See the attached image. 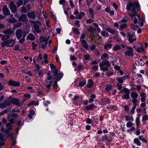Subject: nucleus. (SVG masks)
<instances>
[{"instance_id": "obj_63", "label": "nucleus", "mask_w": 148, "mask_h": 148, "mask_svg": "<svg viewBox=\"0 0 148 148\" xmlns=\"http://www.w3.org/2000/svg\"><path fill=\"white\" fill-rule=\"evenodd\" d=\"M24 97H25L27 98L28 99H29L31 98V96L30 94H27L24 95Z\"/></svg>"}, {"instance_id": "obj_17", "label": "nucleus", "mask_w": 148, "mask_h": 148, "mask_svg": "<svg viewBox=\"0 0 148 148\" xmlns=\"http://www.w3.org/2000/svg\"><path fill=\"white\" fill-rule=\"evenodd\" d=\"M19 21L23 22H25L27 20L26 15V14H23L22 16L19 17L18 19Z\"/></svg>"}, {"instance_id": "obj_52", "label": "nucleus", "mask_w": 148, "mask_h": 148, "mask_svg": "<svg viewBox=\"0 0 148 148\" xmlns=\"http://www.w3.org/2000/svg\"><path fill=\"white\" fill-rule=\"evenodd\" d=\"M111 85H108L106 88L105 89L107 91H109L111 89Z\"/></svg>"}, {"instance_id": "obj_38", "label": "nucleus", "mask_w": 148, "mask_h": 148, "mask_svg": "<svg viewBox=\"0 0 148 148\" xmlns=\"http://www.w3.org/2000/svg\"><path fill=\"white\" fill-rule=\"evenodd\" d=\"M113 49L115 51H116L117 50H120L121 49L120 46L116 45L113 48Z\"/></svg>"}, {"instance_id": "obj_29", "label": "nucleus", "mask_w": 148, "mask_h": 148, "mask_svg": "<svg viewBox=\"0 0 148 148\" xmlns=\"http://www.w3.org/2000/svg\"><path fill=\"white\" fill-rule=\"evenodd\" d=\"M90 15V16L92 18H94V12L93 10L89 8L88 9Z\"/></svg>"}, {"instance_id": "obj_20", "label": "nucleus", "mask_w": 148, "mask_h": 148, "mask_svg": "<svg viewBox=\"0 0 148 148\" xmlns=\"http://www.w3.org/2000/svg\"><path fill=\"white\" fill-rule=\"evenodd\" d=\"M85 15L84 13L81 12H80L78 15L75 17V18L76 19H81L82 18V16H84Z\"/></svg>"}, {"instance_id": "obj_33", "label": "nucleus", "mask_w": 148, "mask_h": 148, "mask_svg": "<svg viewBox=\"0 0 148 148\" xmlns=\"http://www.w3.org/2000/svg\"><path fill=\"white\" fill-rule=\"evenodd\" d=\"M8 22L10 23H14L16 22L17 20L14 18H12L10 19H8Z\"/></svg>"}, {"instance_id": "obj_24", "label": "nucleus", "mask_w": 148, "mask_h": 148, "mask_svg": "<svg viewBox=\"0 0 148 148\" xmlns=\"http://www.w3.org/2000/svg\"><path fill=\"white\" fill-rule=\"evenodd\" d=\"M112 46V44L110 42H109L106 44L104 46L105 49L106 50L108 49L111 48Z\"/></svg>"}, {"instance_id": "obj_14", "label": "nucleus", "mask_w": 148, "mask_h": 148, "mask_svg": "<svg viewBox=\"0 0 148 148\" xmlns=\"http://www.w3.org/2000/svg\"><path fill=\"white\" fill-rule=\"evenodd\" d=\"M7 120L11 124L14 123V119L13 118L12 114H8L7 116Z\"/></svg>"}, {"instance_id": "obj_6", "label": "nucleus", "mask_w": 148, "mask_h": 148, "mask_svg": "<svg viewBox=\"0 0 148 148\" xmlns=\"http://www.w3.org/2000/svg\"><path fill=\"white\" fill-rule=\"evenodd\" d=\"M27 29H26L25 31L23 32L21 29H18L16 32V34L17 38L18 39H19L21 37L22 35L23 36L25 34H26V31Z\"/></svg>"}, {"instance_id": "obj_49", "label": "nucleus", "mask_w": 148, "mask_h": 148, "mask_svg": "<svg viewBox=\"0 0 148 148\" xmlns=\"http://www.w3.org/2000/svg\"><path fill=\"white\" fill-rule=\"evenodd\" d=\"M83 56L84 58V59L86 60H87L90 59V56L89 54H87L86 55H84Z\"/></svg>"}, {"instance_id": "obj_35", "label": "nucleus", "mask_w": 148, "mask_h": 148, "mask_svg": "<svg viewBox=\"0 0 148 148\" xmlns=\"http://www.w3.org/2000/svg\"><path fill=\"white\" fill-rule=\"evenodd\" d=\"M11 124L10 122L8 123H7L6 126L8 128V129L10 130V131H12L13 130V127L12 126H11Z\"/></svg>"}, {"instance_id": "obj_1", "label": "nucleus", "mask_w": 148, "mask_h": 148, "mask_svg": "<svg viewBox=\"0 0 148 148\" xmlns=\"http://www.w3.org/2000/svg\"><path fill=\"white\" fill-rule=\"evenodd\" d=\"M126 9L127 12L131 18L137 16L139 20L140 17L139 15L137 14V12L140 10V8L139 3L136 2L129 3L127 5Z\"/></svg>"}, {"instance_id": "obj_26", "label": "nucleus", "mask_w": 148, "mask_h": 148, "mask_svg": "<svg viewBox=\"0 0 148 148\" xmlns=\"http://www.w3.org/2000/svg\"><path fill=\"white\" fill-rule=\"evenodd\" d=\"M131 96L133 99H137L138 96V94L135 92H133L131 93Z\"/></svg>"}, {"instance_id": "obj_13", "label": "nucleus", "mask_w": 148, "mask_h": 148, "mask_svg": "<svg viewBox=\"0 0 148 148\" xmlns=\"http://www.w3.org/2000/svg\"><path fill=\"white\" fill-rule=\"evenodd\" d=\"M3 10L4 14L6 15H9L10 14V12L8 8L6 5L3 6Z\"/></svg>"}, {"instance_id": "obj_7", "label": "nucleus", "mask_w": 148, "mask_h": 148, "mask_svg": "<svg viewBox=\"0 0 148 148\" xmlns=\"http://www.w3.org/2000/svg\"><path fill=\"white\" fill-rule=\"evenodd\" d=\"M41 25V23L40 22L36 23L34 25V28L35 32L37 33L41 32V30H39V27Z\"/></svg>"}, {"instance_id": "obj_53", "label": "nucleus", "mask_w": 148, "mask_h": 148, "mask_svg": "<svg viewBox=\"0 0 148 148\" xmlns=\"http://www.w3.org/2000/svg\"><path fill=\"white\" fill-rule=\"evenodd\" d=\"M94 21V20L92 19H88L86 21V23H91Z\"/></svg>"}, {"instance_id": "obj_47", "label": "nucleus", "mask_w": 148, "mask_h": 148, "mask_svg": "<svg viewBox=\"0 0 148 148\" xmlns=\"http://www.w3.org/2000/svg\"><path fill=\"white\" fill-rule=\"evenodd\" d=\"M127 34L128 36V39H132L134 37V34H131L129 32H127Z\"/></svg>"}, {"instance_id": "obj_22", "label": "nucleus", "mask_w": 148, "mask_h": 148, "mask_svg": "<svg viewBox=\"0 0 148 148\" xmlns=\"http://www.w3.org/2000/svg\"><path fill=\"white\" fill-rule=\"evenodd\" d=\"M105 11L109 13L111 16L114 14V12L113 10H111L109 8L107 7L105 9Z\"/></svg>"}, {"instance_id": "obj_51", "label": "nucleus", "mask_w": 148, "mask_h": 148, "mask_svg": "<svg viewBox=\"0 0 148 148\" xmlns=\"http://www.w3.org/2000/svg\"><path fill=\"white\" fill-rule=\"evenodd\" d=\"M131 27L133 29L135 30L138 27V25H136L134 24H132L131 25Z\"/></svg>"}, {"instance_id": "obj_45", "label": "nucleus", "mask_w": 148, "mask_h": 148, "mask_svg": "<svg viewBox=\"0 0 148 148\" xmlns=\"http://www.w3.org/2000/svg\"><path fill=\"white\" fill-rule=\"evenodd\" d=\"M144 51V48L143 47H141L138 48L137 50V51L139 53H141Z\"/></svg>"}, {"instance_id": "obj_31", "label": "nucleus", "mask_w": 148, "mask_h": 148, "mask_svg": "<svg viewBox=\"0 0 148 148\" xmlns=\"http://www.w3.org/2000/svg\"><path fill=\"white\" fill-rule=\"evenodd\" d=\"M106 27H107L106 28V30L112 34H114L115 33V32L114 30L111 29L107 26Z\"/></svg>"}, {"instance_id": "obj_54", "label": "nucleus", "mask_w": 148, "mask_h": 148, "mask_svg": "<svg viewBox=\"0 0 148 148\" xmlns=\"http://www.w3.org/2000/svg\"><path fill=\"white\" fill-rule=\"evenodd\" d=\"M48 76L47 77V79L46 80H48V81H51L52 78V75L49 73H48Z\"/></svg>"}, {"instance_id": "obj_32", "label": "nucleus", "mask_w": 148, "mask_h": 148, "mask_svg": "<svg viewBox=\"0 0 148 148\" xmlns=\"http://www.w3.org/2000/svg\"><path fill=\"white\" fill-rule=\"evenodd\" d=\"M140 118L137 117L136 119V123L137 126V128L138 129L139 127V125L140 123Z\"/></svg>"}, {"instance_id": "obj_59", "label": "nucleus", "mask_w": 148, "mask_h": 148, "mask_svg": "<svg viewBox=\"0 0 148 148\" xmlns=\"http://www.w3.org/2000/svg\"><path fill=\"white\" fill-rule=\"evenodd\" d=\"M22 123V120L21 119H20L17 121V125L18 126L20 127Z\"/></svg>"}, {"instance_id": "obj_16", "label": "nucleus", "mask_w": 148, "mask_h": 148, "mask_svg": "<svg viewBox=\"0 0 148 148\" xmlns=\"http://www.w3.org/2000/svg\"><path fill=\"white\" fill-rule=\"evenodd\" d=\"M80 42L81 43V45L82 47L87 50L88 48V47L86 41L85 40H83L80 41Z\"/></svg>"}, {"instance_id": "obj_56", "label": "nucleus", "mask_w": 148, "mask_h": 148, "mask_svg": "<svg viewBox=\"0 0 148 148\" xmlns=\"http://www.w3.org/2000/svg\"><path fill=\"white\" fill-rule=\"evenodd\" d=\"M88 31L89 32H95V29L92 27H90L88 29Z\"/></svg>"}, {"instance_id": "obj_8", "label": "nucleus", "mask_w": 148, "mask_h": 148, "mask_svg": "<svg viewBox=\"0 0 148 148\" xmlns=\"http://www.w3.org/2000/svg\"><path fill=\"white\" fill-rule=\"evenodd\" d=\"M8 83L9 85L15 86H18L20 85V82H16L11 80H10Z\"/></svg>"}, {"instance_id": "obj_50", "label": "nucleus", "mask_w": 148, "mask_h": 148, "mask_svg": "<svg viewBox=\"0 0 148 148\" xmlns=\"http://www.w3.org/2000/svg\"><path fill=\"white\" fill-rule=\"evenodd\" d=\"M132 101L133 103V106H136V103L137 101V100L136 99H133Z\"/></svg>"}, {"instance_id": "obj_64", "label": "nucleus", "mask_w": 148, "mask_h": 148, "mask_svg": "<svg viewBox=\"0 0 148 148\" xmlns=\"http://www.w3.org/2000/svg\"><path fill=\"white\" fill-rule=\"evenodd\" d=\"M142 119L143 121L148 120V115H146L144 116L143 117Z\"/></svg>"}, {"instance_id": "obj_10", "label": "nucleus", "mask_w": 148, "mask_h": 148, "mask_svg": "<svg viewBox=\"0 0 148 148\" xmlns=\"http://www.w3.org/2000/svg\"><path fill=\"white\" fill-rule=\"evenodd\" d=\"M15 39H10L6 41L7 44L8 45V47H11L14 45L15 43Z\"/></svg>"}, {"instance_id": "obj_36", "label": "nucleus", "mask_w": 148, "mask_h": 148, "mask_svg": "<svg viewBox=\"0 0 148 148\" xmlns=\"http://www.w3.org/2000/svg\"><path fill=\"white\" fill-rule=\"evenodd\" d=\"M63 75L62 73H59L57 75V76H56V77L54 78V79H56L58 80H60L62 77Z\"/></svg>"}, {"instance_id": "obj_4", "label": "nucleus", "mask_w": 148, "mask_h": 148, "mask_svg": "<svg viewBox=\"0 0 148 148\" xmlns=\"http://www.w3.org/2000/svg\"><path fill=\"white\" fill-rule=\"evenodd\" d=\"M126 51L124 53V54L126 56H133L134 55V50L131 47L128 46L126 47Z\"/></svg>"}, {"instance_id": "obj_61", "label": "nucleus", "mask_w": 148, "mask_h": 148, "mask_svg": "<svg viewBox=\"0 0 148 148\" xmlns=\"http://www.w3.org/2000/svg\"><path fill=\"white\" fill-rule=\"evenodd\" d=\"M136 108V106H133L131 111V114H134L135 110Z\"/></svg>"}, {"instance_id": "obj_2", "label": "nucleus", "mask_w": 148, "mask_h": 148, "mask_svg": "<svg viewBox=\"0 0 148 148\" xmlns=\"http://www.w3.org/2000/svg\"><path fill=\"white\" fill-rule=\"evenodd\" d=\"M99 65L100 70L104 71L108 70V68L110 66V64L108 61L104 60L100 63Z\"/></svg>"}, {"instance_id": "obj_57", "label": "nucleus", "mask_w": 148, "mask_h": 148, "mask_svg": "<svg viewBox=\"0 0 148 148\" xmlns=\"http://www.w3.org/2000/svg\"><path fill=\"white\" fill-rule=\"evenodd\" d=\"M73 31L74 33H76L77 34H79V31L78 29L77 28H74L73 29Z\"/></svg>"}, {"instance_id": "obj_34", "label": "nucleus", "mask_w": 148, "mask_h": 148, "mask_svg": "<svg viewBox=\"0 0 148 148\" xmlns=\"http://www.w3.org/2000/svg\"><path fill=\"white\" fill-rule=\"evenodd\" d=\"M134 143L136 144L138 146H140L141 145V143L140 142L138 138H135L134 140Z\"/></svg>"}, {"instance_id": "obj_9", "label": "nucleus", "mask_w": 148, "mask_h": 148, "mask_svg": "<svg viewBox=\"0 0 148 148\" xmlns=\"http://www.w3.org/2000/svg\"><path fill=\"white\" fill-rule=\"evenodd\" d=\"M10 105V102L5 100L4 102L0 103V108L3 109Z\"/></svg>"}, {"instance_id": "obj_11", "label": "nucleus", "mask_w": 148, "mask_h": 148, "mask_svg": "<svg viewBox=\"0 0 148 148\" xmlns=\"http://www.w3.org/2000/svg\"><path fill=\"white\" fill-rule=\"evenodd\" d=\"M3 33L5 34H7V35H12L14 34V32L11 29H8L6 30H5L3 31Z\"/></svg>"}, {"instance_id": "obj_18", "label": "nucleus", "mask_w": 148, "mask_h": 148, "mask_svg": "<svg viewBox=\"0 0 148 148\" xmlns=\"http://www.w3.org/2000/svg\"><path fill=\"white\" fill-rule=\"evenodd\" d=\"M29 29H27V30L26 34H25L23 37L20 40H19V42L21 44H22L25 41V36H26V35L29 32Z\"/></svg>"}, {"instance_id": "obj_23", "label": "nucleus", "mask_w": 148, "mask_h": 148, "mask_svg": "<svg viewBox=\"0 0 148 148\" xmlns=\"http://www.w3.org/2000/svg\"><path fill=\"white\" fill-rule=\"evenodd\" d=\"M27 16L28 17L32 18L34 19L35 18L34 12H33L28 13L27 14Z\"/></svg>"}, {"instance_id": "obj_48", "label": "nucleus", "mask_w": 148, "mask_h": 148, "mask_svg": "<svg viewBox=\"0 0 148 148\" xmlns=\"http://www.w3.org/2000/svg\"><path fill=\"white\" fill-rule=\"evenodd\" d=\"M133 125V123L131 122H128L126 124V126L128 128H130Z\"/></svg>"}, {"instance_id": "obj_12", "label": "nucleus", "mask_w": 148, "mask_h": 148, "mask_svg": "<svg viewBox=\"0 0 148 148\" xmlns=\"http://www.w3.org/2000/svg\"><path fill=\"white\" fill-rule=\"evenodd\" d=\"M10 7L12 12L13 13H14L15 12L16 10V8L14 3L12 1L10 2Z\"/></svg>"}, {"instance_id": "obj_37", "label": "nucleus", "mask_w": 148, "mask_h": 148, "mask_svg": "<svg viewBox=\"0 0 148 148\" xmlns=\"http://www.w3.org/2000/svg\"><path fill=\"white\" fill-rule=\"evenodd\" d=\"M8 138H10L11 140L13 139L14 138V134L12 132L10 133L7 136Z\"/></svg>"}, {"instance_id": "obj_43", "label": "nucleus", "mask_w": 148, "mask_h": 148, "mask_svg": "<svg viewBox=\"0 0 148 148\" xmlns=\"http://www.w3.org/2000/svg\"><path fill=\"white\" fill-rule=\"evenodd\" d=\"M8 110L7 109H5L3 110L0 113V116L3 115L6 113H8Z\"/></svg>"}, {"instance_id": "obj_46", "label": "nucleus", "mask_w": 148, "mask_h": 148, "mask_svg": "<svg viewBox=\"0 0 148 148\" xmlns=\"http://www.w3.org/2000/svg\"><path fill=\"white\" fill-rule=\"evenodd\" d=\"M139 139L143 141V142L145 143L147 142L146 139L144 138L143 136H139Z\"/></svg>"}, {"instance_id": "obj_5", "label": "nucleus", "mask_w": 148, "mask_h": 148, "mask_svg": "<svg viewBox=\"0 0 148 148\" xmlns=\"http://www.w3.org/2000/svg\"><path fill=\"white\" fill-rule=\"evenodd\" d=\"M122 90L125 92V93L122 96V98L123 99H129L130 98V90L129 89L126 88H124Z\"/></svg>"}, {"instance_id": "obj_25", "label": "nucleus", "mask_w": 148, "mask_h": 148, "mask_svg": "<svg viewBox=\"0 0 148 148\" xmlns=\"http://www.w3.org/2000/svg\"><path fill=\"white\" fill-rule=\"evenodd\" d=\"M53 81L52 80L48 81L46 80V84H47V87L48 88H49L52 84Z\"/></svg>"}, {"instance_id": "obj_15", "label": "nucleus", "mask_w": 148, "mask_h": 148, "mask_svg": "<svg viewBox=\"0 0 148 148\" xmlns=\"http://www.w3.org/2000/svg\"><path fill=\"white\" fill-rule=\"evenodd\" d=\"M12 103L18 106H20L21 102L18 99H14L12 100Z\"/></svg>"}, {"instance_id": "obj_30", "label": "nucleus", "mask_w": 148, "mask_h": 148, "mask_svg": "<svg viewBox=\"0 0 148 148\" xmlns=\"http://www.w3.org/2000/svg\"><path fill=\"white\" fill-rule=\"evenodd\" d=\"M93 83L92 82V80L90 79L88 80V83L87 84V86L88 88H91L93 84Z\"/></svg>"}, {"instance_id": "obj_44", "label": "nucleus", "mask_w": 148, "mask_h": 148, "mask_svg": "<svg viewBox=\"0 0 148 148\" xmlns=\"http://www.w3.org/2000/svg\"><path fill=\"white\" fill-rule=\"evenodd\" d=\"M127 27V25L126 24H121L120 26V28L121 30L126 28Z\"/></svg>"}, {"instance_id": "obj_60", "label": "nucleus", "mask_w": 148, "mask_h": 148, "mask_svg": "<svg viewBox=\"0 0 148 148\" xmlns=\"http://www.w3.org/2000/svg\"><path fill=\"white\" fill-rule=\"evenodd\" d=\"M22 23H19L14 24V27L16 28L20 27Z\"/></svg>"}, {"instance_id": "obj_42", "label": "nucleus", "mask_w": 148, "mask_h": 148, "mask_svg": "<svg viewBox=\"0 0 148 148\" xmlns=\"http://www.w3.org/2000/svg\"><path fill=\"white\" fill-rule=\"evenodd\" d=\"M94 105L91 104L86 107V109L88 110H91L94 107Z\"/></svg>"}, {"instance_id": "obj_27", "label": "nucleus", "mask_w": 148, "mask_h": 148, "mask_svg": "<svg viewBox=\"0 0 148 148\" xmlns=\"http://www.w3.org/2000/svg\"><path fill=\"white\" fill-rule=\"evenodd\" d=\"M34 114L35 112L33 110H30L28 114V117H29L30 119H31L32 118V116L34 115Z\"/></svg>"}, {"instance_id": "obj_40", "label": "nucleus", "mask_w": 148, "mask_h": 148, "mask_svg": "<svg viewBox=\"0 0 148 148\" xmlns=\"http://www.w3.org/2000/svg\"><path fill=\"white\" fill-rule=\"evenodd\" d=\"M108 56V54L104 53L103 54L101 57V60H104Z\"/></svg>"}, {"instance_id": "obj_55", "label": "nucleus", "mask_w": 148, "mask_h": 148, "mask_svg": "<svg viewBox=\"0 0 148 148\" xmlns=\"http://www.w3.org/2000/svg\"><path fill=\"white\" fill-rule=\"evenodd\" d=\"M85 34L84 33L82 34L81 35V36L80 38L79 41H82V40H84V38H85Z\"/></svg>"}, {"instance_id": "obj_21", "label": "nucleus", "mask_w": 148, "mask_h": 148, "mask_svg": "<svg viewBox=\"0 0 148 148\" xmlns=\"http://www.w3.org/2000/svg\"><path fill=\"white\" fill-rule=\"evenodd\" d=\"M27 39L31 40H33L35 39V37L34 35L31 33L29 34L27 37Z\"/></svg>"}, {"instance_id": "obj_62", "label": "nucleus", "mask_w": 148, "mask_h": 148, "mask_svg": "<svg viewBox=\"0 0 148 148\" xmlns=\"http://www.w3.org/2000/svg\"><path fill=\"white\" fill-rule=\"evenodd\" d=\"M23 3L22 0H19L17 3V5L18 7L20 6Z\"/></svg>"}, {"instance_id": "obj_3", "label": "nucleus", "mask_w": 148, "mask_h": 148, "mask_svg": "<svg viewBox=\"0 0 148 148\" xmlns=\"http://www.w3.org/2000/svg\"><path fill=\"white\" fill-rule=\"evenodd\" d=\"M49 39V37H46L45 36L43 37L42 36L39 38V40L40 43L44 44H42V49H45L47 45L48 44V41Z\"/></svg>"}, {"instance_id": "obj_19", "label": "nucleus", "mask_w": 148, "mask_h": 148, "mask_svg": "<svg viewBox=\"0 0 148 148\" xmlns=\"http://www.w3.org/2000/svg\"><path fill=\"white\" fill-rule=\"evenodd\" d=\"M140 96L141 97V100L142 102H144L145 101V98L146 97V95L145 93L142 92L140 94Z\"/></svg>"}, {"instance_id": "obj_41", "label": "nucleus", "mask_w": 148, "mask_h": 148, "mask_svg": "<svg viewBox=\"0 0 148 148\" xmlns=\"http://www.w3.org/2000/svg\"><path fill=\"white\" fill-rule=\"evenodd\" d=\"M52 75L54 76H57V75L58 74V71L57 69H55L53 70H52Z\"/></svg>"}, {"instance_id": "obj_39", "label": "nucleus", "mask_w": 148, "mask_h": 148, "mask_svg": "<svg viewBox=\"0 0 148 148\" xmlns=\"http://www.w3.org/2000/svg\"><path fill=\"white\" fill-rule=\"evenodd\" d=\"M101 35L102 36L105 37H108L109 36V34L106 31H102L101 32Z\"/></svg>"}, {"instance_id": "obj_58", "label": "nucleus", "mask_w": 148, "mask_h": 148, "mask_svg": "<svg viewBox=\"0 0 148 148\" xmlns=\"http://www.w3.org/2000/svg\"><path fill=\"white\" fill-rule=\"evenodd\" d=\"M6 46L8 47V45L6 41L3 42L1 43V46L2 47H4Z\"/></svg>"}, {"instance_id": "obj_28", "label": "nucleus", "mask_w": 148, "mask_h": 148, "mask_svg": "<svg viewBox=\"0 0 148 148\" xmlns=\"http://www.w3.org/2000/svg\"><path fill=\"white\" fill-rule=\"evenodd\" d=\"M10 36L9 35H7V34L3 35L1 39L3 41H5L8 39L10 38Z\"/></svg>"}]
</instances>
